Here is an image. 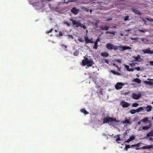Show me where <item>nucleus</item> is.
Returning <instances> with one entry per match:
<instances>
[{
	"mask_svg": "<svg viewBox=\"0 0 153 153\" xmlns=\"http://www.w3.org/2000/svg\"><path fill=\"white\" fill-rule=\"evenodd\" d=\"M150 128L149 126H143L142 127V129L143 130H147L148 128Z\"/></svg>",
	"mask_w": 153,
	"mask_h": 153,
	"instance_id": "473e14b6",
	"label": "nucleus"
},
{
	"mask_svg": "<svg viewBox=\"0 0 153 153\" xmlns=\"http://www.w3.org/2000/svg\"><path fill=\"white\" fill-rule=\"evenodd\" d=\"M61 46L64 47L65 48V50H66V51L67 50L66 49L67 48V47L65 45H64L63 44H62V45H61Z\"/></svg>",
	"mask_w": 153,
	"mask_h": 153,
	"instance_id": "de8ad7c7",
	"label": "nucleus"
},
{
	"mask_svg": "<svg viewBox=\"0 0 153 153\" xmlns=\"http://www.w3.org/2000/svg\"><path fill=\"white\" fill-rule=\"evenodd\" d=\"M92 11H93V10H92V9H90V13H91V12H92Z\"/></svg>",
	"mask_w": 153,
	"mask_h": 153,
	"instance_id": "338daca9",
	"label": "nucleus"
},
{
	"mask_svg": "<svg viewBox=\"0 0 153 153\" xmlns=\"http://www.w3.org/2000/svg\"><path fill=\"white\" fill-rule=\"evenodd\" d=\"M116 61H117V62H118L120 63L121 62L120 60L119 59H117L116 60Z\"/></svg>",
	"mask_w": 153,
	"mask_h": 153,
	"instance_id": "13d9d810",
	"label": "nucleus"
},
{
	"mask_svg": "<svg viewBox=\"0 0 153 153\" xmlns=\"http://www.w3.org/2000/svg\"><path fill=\"white\" fill-rule=\"evenodd\" d=\"M141 122H142L141 121H139L138 122V124H140L141 123Z\"/></svg>",
	"mask_w": 153,
	"mask_h": 153,
	"instance_id": "69168bd1",
	"label": "nucleus"
},
{
	"mask_svg": "<svg viewBox=\"0 0 153 153\" xmlns=\"http://www.w3.org/2000/svg\"><path fill=\"white\" fill-rule=\"evenodd\" d=\"M131 147V146L130 145H126L125 149L126 151H127L128 149Z\"/></svg>",
	"mask_w": 153,
	"mask_h": 153,
	"instance_id": "72a5a7b5",
	"label": "nucleus"
},
{
	"mask_svg": "<svg viewBox=\"0 0 153 153\" xmlns=\"http://www.w3.org/2000/svg\"><path fill=\"white\" fill-rule=\"evenodd\" d=\"M144 83L147 85H153V82L149 81H144Z\"/></svg>",
	"mask_w": 153,
	"mask_h": 153,
	"instance_id": "4be33fe9",
	"label": "nucleus"
},
{
	"mask_svg": "<svg viewBox=\"0 0 153 153\" xmlns=\"http://www.w3.org/2000/svg\"><path fill=\"white\" fill-rule=\"evenodd\" d=\"M139 130H140V131L142 130V128H141V127H140V128H139Z\"/></svg>",
	"mask_w": 153,
	"mask_h": 153,
	"instance_id": "774afa93",
	"label": "nucleus"
},
{
	"mask_svg": "<svg viewBox=\"0 0 153 153\" xmlns=\"http://www.w3.org/2000/svg\"><path fill=\"white\" fill-rule=\"evenodd\" d=\"M148 121V118L147 117L145 118L143 120H141V122H146Z\"/></svg>",
	"mask_w": 153,
	"mask_h": 153,
	"instance_id": "2f4dec72",
	"label": "nucleus"
},
{
	"mask_svg": "<svg viewBox=\"0 0 153 153\" xmlns=\"http://www.w3.org/2000/svg\"><path fill=\"white\" fill-rule=\"evenodd\" d=\"M139 105V104L137 103H133L132 105V107H136Z\"/></svg>",
	"mask_w": 153,
	"mask_h": 153,
	"instance_id": "c756f323",
	"label": "nucleus"
},
{
	"mask_svg": "<svg viewBox=\"0 0 153 153\" xmlns=\"http://www.w3.org/2000/svg\"><path fill=\"white\" fill-rule=\"evenodd\" d=\"M138 39H139L138 38H132L131 39L133 40H137Z\"/></svg>",
	"mask_w": 153,
	"mask_h": 153,
	"instance_id": "bf43d9fd",
	"label": "nucleus"
},
{
	"mask_svg": "<svg viewBox=\"0 0 153 153\" xmlns=\"http://www.w3.org/2000/svg\"><path fill=\"white\" fill-rule=\"evenodd\" d=\"M119 135H118L117 136L118 137L116 139V141L117 142L119 141H120L121 140V139H120V138L119 137Z\"/></svg>",
	"mask_w": 153,
	"mask_h": 153,
	"instance_id": "49530a36",
	"label": "nucleus"
},
{
	"mask_svg": "<svg viewBox=\"0 0 153 153\" xmlns=\"http://www.w3.org/2000/svg\"><path fill=\"white\" fill-rule=\"evenodd\" d=\"M134 69L137 70L138 71H139L140 70V68L139 67H134Z\"/></svg>",
	"mask_w": 153,
	"mask_h": 153,
	"instance_id": "79ce46f5",
	"label": "nucleus"
},
{
	"mask_svg": "<svg viewBox=\"0 0 153 153\" xmlns=\"http://www.w3.org/2000/svg\"><path fill=\"white\" fill-rule=\"evenodd\" d=\"M152 108V107L150 105H148L146 108V111L147 112H149V111H151Z\"/></svg>",
	"mask_w": 153,
	"mask_h": 153,
	"instance_id": "a211bd4d",
	"label": "nucleus"
},
{
	"mask_svg": "<svg viewBox=\"0 0 153 153\" xmlns=\"http://www.w3.org/2000/svg\"><path fill=\"white\" fill-rule=\"evenodd\" d=\"M79 27H81L83 28L84 30L86 28V27L84 25H83L82 24H81V25L80 26H79Z\"/></svg>",
	"mask_w": 153,
	"mask_h": 153,
	"instance_id": "4c0bfd02",
	"label": "nucleus"
},
{
	"mask_svg": "<svg viewBox=\"0 0 153 153\" xmlns=\"http://www.w3.org/2000/svg\"><path fill=\"white\" fill-rule=\"evenodd\" d=\"M143 52L144 54H152L153 53V51L151 50L149 48L145 49L142 51Z\"/></svg>",
	"mask_w": 153,
	"mask_h": 153,
	"instance_id": "9d476101",
	"label": "nucleus"
},
{
	"mask_svg": "<svg viewBox=\"0 0 153 153\" xmlns=\"http://www.w3.org/2000/svg\"><path fill=\"white\" fill-rule=\"evenodd\" d=\"M53 30V29L52 28V29H51L50 30L47 31V33H51L52 32V31Z\"/></svg>",
	"mask_w": 153,
	"mask_h": 153,
	"instance_id": "a19ab883",
	"label": "nucleus"
},
{
	"mask_svg": "<svg viewBox=\"0 0 153 153\" xmlns=\"http://www.w3.org/2000/svg\"><path fill=\"white\" fill-rule=\"evenodd\" d=\"M101 55L102 56L104 57H108L109 56V54L105 52L101 53Z\"/></svg>",
	"mask_w": 153,
	"mask_h": 153,
	"instance_id": "f3484780",
	"label": "nucleus"
},
{
	"mask_svg": "<svg viewBox=\"0 0 153 153\" xmlns=\"http://www.w3.org/2000/svg\"><path fill=\"white\" fill-rule=\"evenodd\" d=\"M146 19L148 21L153 22V19H152V18H150L149 19V18H146Z\"/></svg>",
	"mask_w": 153,
	"mask_h": 153,
	"instance_id": "c9c22d12",
	"label": "nucleus"
},
{
	"mask_svg": "<svg viewBox=\"0 0 153 153\" xmlns=\"http://www.w3.org/2000/svg\"><path fill=\"white\" fill-rule=\"evenodd\" d=\"M85 41L86 43H93L94 42L92 41V39H89L88 38H86V36H85Z\"/></svg>",
	"mask_w": 153,
	"mask_h": 153,
	"instance_id": "4468645a",
	"label": "nucleus"
},
{
	"mask_svg": "<svg viewBox=\"0 0 153 153\" xmlns=\"http://www.w3.org/2000/svg\"><path fill=\"white\" fill-rule=\"evenodd\" d=\"M94 46L93 47V48L94 49H97V45H98V43H97L96 42H94Z\"/></svg>",
	"mask_w": 153,
	"mask_h": 153,
	"instance_id": "7c9ffc66",
	"label": "nucleus"
},
{
	"mask_svg": "<svg viewBox=\"0 0 153 153\" xmlns=\"http://www.w3.org/2000/svg\"><path fill=\"white\" fill-rule=\"evenodd\" d=\"M141 143H137V144H135V146L136 147L135 149L136 150H139V149H142L141 148H139V147H140V144H141Z\"/></svg>",
	"mask_w": 153,
	"mask_h": 153,
	"instance_id": "5701e85b",
	"label": "nucleus"
},
{
	"mask_svg": "<svg viewBox=\"0 0 153 153\" xmlns=\"http://www.w3.org/2000/svg\"><path fill=\"white\" fill-rule=\"evenodd\" d=\"M136 112V110H135V109H132L130 111V112L132 114H134Z\"/></svg>",
	"mask_w": 153,
	"mask_h": 153,
	"instance_id": "cd10ccee",
	"label": "nucleus"
},
{
	"mask_svg": "<svg viewBox=\"0 0 153 153\" xmlns=\"http://www.w3.org/2000/svg\"><path fill=\"white\" fill-rule=\"evenodd\" d=\"M79 54V53L77 52H74V56H76L78 55Z\"/></svg>",
	"mask_w": 153,
	"mask_h": 153,
	"instance_id": "37998d69",
	"label": "nucleus"
},
{
	"mask_svg": "<svg viewBox=\"0 0 153 153\" xmlns=\"http://www.w3.org/2000/svg\"><path fill=\"white\" fill-rule=\"evenodd\" d=\"M79 10L77 9L75 7L73 8L71 10V12L75 15L77 14L79 12Z\"/></svg>",
	"mask_w": 153,
	"mask_h": 153,
	"instance_id": "9b49d317",
	"label": "nucleus"
},
{
	"mask_svg": "<svg viewBox=\"0 0 153 153\" xmlns=\"http://www.w3.org/2000/svg\"><path fill=\"white\" fill-rule=\"evenodd\" d=\"M141 96V94L140 93H139L137 94L133 93L132 94V97L134 99L138 100L140 98Z\"/></svg>",
	"mask_w": 153,
	"mask_h": 153,
	"instance_id": "6e6552de",
	"label": "nucleus"
},
{
	"mask_svg": "<svg viewBox=\"0 0 153 153\" xmlns=\"http://www.w3.org/2000/svg\"><path fill=\"white\" fill-rule=\"evenodd\" d=\"M103 124L108 123H112L113 122H117L116 118H113V117H105L103 119Z\"/></svg>",
	"mask_w": 153,
	"mask_h": 153,
	"instance_id": "f03ea898",
	"label": "nucleus"
},
{
	"mask_svg": "<svg viewBox=\"0 0 153 153\" xmlns=\"http://www.w3.org/2000/svg\"><path fill=\"white\" fill-rule=\"evenodd\" d=\"M133 57L134 59L135 60H133L132 62L136 61L138 62H140L142 61V59L140 58L139 55H138L137 56H133Z\"/></svg>",
	"mask_w": 153,
	"mask_h": 153,
	"instance_id": "1a4fd4ad",
	"label": "nucleus"
},
{
	"mask_svg": "<svg viewBox=\"0 0 153 153\" xmlns=\"http://www.w3.org/2000/svg\"><path fill=\"white\" fill-rule=\"evenodd\" d=\"M105 62L107 63H108V60L107 59H105Z\"/></svg>",
	"mask_w": 153,
	"mask_h": 153,
	"instance_id": "680f3d73",
	"label": "nucleus"
},
{
	"mask_svg": "<svg viewBox=\"0 0 153 153\" xmlns=\"http://www.w3.org/2000/svg\"><path fill=\"white\" fill-rule=\"evenodd\" d=\"M82 113H83L85 114H89L88 112L85 109L82 108L80 110Z\"/></svg>",
	"mask_w": 153,
	"mask_h": 153,
	"instance_id": "6ab92c4d",
	"label": "nucleus"
},
{
	"mask_svg": "<svg viewBox=\"0 0 153 153\" xmlns=\"http://www.w3.org/2000/svg\"><path fill=\"white\" fill-rule=\"evenodd\" d=\"M120 105L123 108H127L130 106V104L123 100L120 102Z\"/></svg>",
	"mask_w": 153,
	"mask_h": 153,
	"instance_id": "0eeeda50",
	"label": "nucleus"
},
{
	"mask_svg": "<svg viewBox=\"0 0 153 153\" xmlns=\"http://www.w3.org/2000/svg\"><path fill=\"white\" fill-rule=\"evenodd\" d=\"M109 33L111 34H113L114 35L115 34V32L114 31H107L106 32V34Z\"/></svg>",
	"mask_w": 153,
	"mask_h": 153,
	"instance_id": "bb28decb",
	"label": "nucleus"
},
{
	"mask_svg": "<svg viewBox=\"0 0 153 153\" xmlns=\"http://www.w3.org/2000/svg\"><path fill=\"white\" fill-rule=\"evenodd\" d=\"M106 47L108 50H112L113 49L115 51V45H114L113 44L110 43H107L106 45Z\"/></svg>",
	"mask_w": 153,
	"mask_h": 153,
	"instance_id": "20e7f679",
	"label": "nucleus"
},
{
	"mask_svg": "<svg viewBox=\"0 0 153 153\" xmlns=\"http://www.w3.org/2000/svg\"><path fill=\"white\" fill-rule=\"evenodd\" d=\"M148 139L149 141H151L153 140V139L152 137H149V138Z\"/></svg>",
	"mask_w": 153,
	"mask_h": 153,
	"instance_id": "052dcab7",
	"label": "nucleus"
},
{
	"mask_svg": "<svg viewBox=\"0 0 153 153\" xmlns=\"http://www.w3.org/2000/svg\"><path fill=\"white\" fill-rule=\"evenodd\" d=\"M70 20L72 22V23L75 27H79L81 25V23L80 22H78L75 20H74L72 19H70Z\"/></svg>",
	"mask_w": 153,
	"mask_h": 153,
	"instance_id": "39448f33",
	"label": "nucleus"
},
{
	"mask_svg": "<svg viewBox=\"0 0 153 153\" xmlns=\"http://www.w3.org/2000/svg\"><path fill=\"white\" fill-rule=\"evenodd\" d=\"M100 40L99 39V38H98L95 42H96L97 43H98V42L100 41Z\"/></svg>",
	"mask_w": 153,
	"mask_h": 153,
	"instance_id": "8fccbe9b",
	"label": "nucleus"
},
{
	"mask_svg": "<svg viewBox=\"0 0 153 153\" xmlns=\"http://www.w3.org/2000/svg\"><path fill=\"white\" fill-rule=\"evenodd\" d=\"M100 28L102 30H108L109 27L108 26H102L100 27Z\"/></svg>",
	"mask_w": 153,
	"mask_h": 153,
	"instance_id": "dca6fc26",
	"label": "nucleus"
},
{
	"mask_svg": "<svg viewBox=\"0 0 153 153\" xmlns=\"http://www.w3.org/2000/svg\"><path fill=\"white\" fill-rule=\"evenodd\" d=\"M59 34L60 36H63L62 33V32H59Z\"/></svg>",
	"mask_w": 153,
	"mask_h": 153,
	"instance_id": "864d4df0",
	"label": "nucleus"
},
{
	"mask_svg": "<svg viewBox=\"0 0 153 153\" xmlns=\"http://www.w3.org/2000/svg\"><path fill=\"white\" fill-rule=\"evenodd\" d=\"M136 64V63H129V65L131 67H133V66H134Z\"/></svg>",
	"mask_w": 153,
	"mask_h": 153,
	"instance_id": "ea45409f",
	"label": "nucleus"
},
{
	"mask_svg": "<svg viewBox=\"0 0 153 153\" xmlns=\"http://www.w3.org/2000/svg\"><path fill=\"white\" fill-rule=\"evenodd\" d=\"M135 146V144L132 145L131 146V147Z\"/></svg>",
	"mask_w": 153,
	"mask_h": 153,
	"instance_id": "0e129e2a",
	"label": "nucleus"
},
{
	"mask_svg": "<svg viewBox=\"0 0 153 153\" xmlns=\"http://www.w3.org/2000/svg\"><path fill=\"white\" fill-rule=\"evenodd\" d=\"M124 85V84L122 82H118L116 83L115 87L117 90H120L122 88L123 86Z\"/></svg>",
	"mask_w": 153,
	"mask_h": 153,
	"instance_id": "423d86ee",
	"label": "nucleus"
},
{
	"mask_svg": "<svg viewBox=\"0 0 153 153\" xmlns=\"http://www.w3.org/2000/svg\"><path fill=\"white\" fill-rule=\"evenodd\" d=\"M125 67L126 68L127 70L128 71H129V69H130V68H129V66L127 65H125Z\"/></svg>",
	"mask_w": 153,
	"mask_h": 153,
	"instance_id": "c03bdc74",
	"label": "nucleus"
},
{
	"mask_svg": "<svg viewBox=\"0 0 153 153\" xmlns=\"http://www.w3.org/2000/svg\"><path fill=\"white\" fill-rule=\"evenodd\" d=\"M133 81H134L139 84L141 83V80L140 79L137 78L134 79L133 80Z\"/></svg>",
	"mask_w": 153,
	"mask_h": 153,
	"instance_id": "412c9836",
	"label": "nucleus"
},
{
	"mask_svg": "<svg viewBox=\"0 0 153 153\" xmlns=\"http://www.w3.org/2000/svg\"><path fill=\"white\" fill-rule=\"evenodd\" d=\"M141 149H153V145H148L147 146H143L142 148H141Z\"/></svg>",
	"mask_w": 153,
	"mask_h": 153,
	"instance_id": "2eb2a0df",
	"label": "nucleus"
},
{
	"mask_svg": "<svg viewBox=\"0 0 153 153\" xmlns=\"http://www.w3.org/2000/svg\"><path fill=\"white\" fill-rule=\"evenodd\" d=\"M85 59H83L82 61V64L84 66L86 65L88 67H91L94 63L93 59L91 58L88 59L87 57H84Z\"/></svg>",
	"mask_w": 153,
	"mask_h": 153,
	"instance_id": "f257e3e1",
	"label": "nucleus"
},
{
	"mask_svg": "<svg viewBox=\"0 0 153 153\" xmlns=\"http://www.w3.org/2000/svg\"><path fill=\"white\" fill-rule=\"evenodd\" d=\"M111 72L112 74H115V75L117 74V75H119L120 74L119 73H118L117 72H116L115 71H113V70H111Z\"/></svg>",
	"mask_w": 153,
	"mask_h": 153,
	"instance_id": "c85d7f7f",
	"label": "nucleus"
},
{
	"mask_svg": "<svg viewBox=\"0 0 153 153\" xmlns=\"http://www.w3.org/2000/svg\"><path fill=\"white\" fill-rule=\"evenodd\" d=\"M69 38H71L72 39H73V37L72 35H68Z\"/></svg>",
	"mask_w": 153,
	"mask_h": 153,
	"instance_id": "09e8293b",
	"label": "nucleus"
},
{
	"mask_svg": "<svg viewBox=\"0 0 153 153\" xmlns=\"http://www.w3.org/2000/svg\"><path fill=\"white\" fill-rule=\"evenodd\" d=\"M138 30L140 32H143V33H144V32L147 31V30L146 29L140 30V29H138Z\"/></svg>",
	"mask_w": 153,
	"mask_h": 153,
	"instance_id": "f704fd0d",
	"label": "nucleus"
},
{
	"mask_svg": "<svg viewBox=\"0 0 153 153\" xmlns=\"http://www.w3.org/2000/svg\"><path fill=\"white\" fill-rule=\"evenodd\" d=\"M147 79L149 80L152 81V82H153V79Z\"/></svg>",
	"mask_w": 153,
	"mask_h": 153,
	"instance_id": "e2e57ef3",
	"label": "nucleus"
},
{
	"mask_svg": "<svg viewBox=\"0 0 153 153\" xmlns=\"http://www.w3.org/2000/svg\"><path fill=\"white\" fill-rule=\"evenodd\" d=\"M134 139L135 137L134 135H132L127 140L125 141V142L128 143L132 140H134Z\"/></svg>",
	"mask_w": 153,
	"mask_h": 153,
	"instance_id": "ddd939ff",
	"label": "nucleus"
},
{
	"mask_svg": "<svg viewBox=\"0 0 153 153\" xmlns=\"http://www.w3.org/2000/svg\"><path fill=\"white\" fill-rule=\"evenodd\" d=\"M134 68H131V69H129V71H133L134 70Z\"/></svg>",
	"mask_w": 153,
	"mask_h": 153,
	"instance_id": "5fc2aeb1",
	"label": "nucleus"
},
{
	"mask_svg": "<svg viewBox=\"0 0 153 153\" xmlns=\"http://www.w3.org/2000/svg\"><path fill=\"white\" fill-rule=\"evenodd\" d=\"M144 110L143 108L142 107H139L136 109V111L137 112H139L141 111H143Z\"/></svg>",
	"mask_w": 153,
	"mask_h": 153,
	"instance_id": "393cba45",
	"label": "nucleus"
},
{
	"mask_svg": "<svg viewBox=\"0 0 153 153\" xmlns=\"http://www.w3.org/2000/svg\"><path fill=\"white\" fill-rule=\"evenodd\" d=\"M131 10L133 12L135 13L136 14H138L139 15L141 14V13L136 8H132L131 9Z\"/></svg>",
	"mask_w": 153,
	"mask_h": 153,
	"instance_id": "f8f14e48",
	"label": "nucleus"
},
{
	"mask_svg": "<svg viewBox=\"0 0 153 153\" xmlns=\"http://www.w3.org/2000/svg\"><path fill=\"white\" fill-rule=\"evenodd\" d=\"M149 63L151 65L153 66V61H150Z\"/></svg>",
	"mask_w": 153,
	"mask_h": 153,
	"instance_id": "4d7b16f0",
	"label": "nucleus"
},
{
	"mask_svg": "<svg viewBox=\"0 0 153 153\" xmlns=\"http://www.w3.org/2000/svg\"><path fill=\"white\" fill-rule=\"evenodd\" d=\"M141 40L145 44H147L149 42L148 40L145 38H141Z\"/></svg>",
	"mask_w": 153,
	"mask_h": 153,
	"instance_id": "aec40b11",
	"label": "nucleus"
},
{
	"mask_svg": "<svg viewBox=\"0 0 153 153\" xmlns=\"http://www.w3.org/2000/svg\"><path fill=\"white\" fill-rule=\"evenodd\" d=\"M94 25L96 27H97L98 25V23L97 22H95L94 23Z\"/></svg>",
	"mask_w": 153,
	"mask_h": 153,
	"instance_id": "3c124183",
	"label": "nucleus"
},
{
	"mask_svg": "<svg viewBox=\"0 0 153 153\" xmlns=\"http://www.w3.org/2000/svg\"><path fill=\"white\" fill-rule=\"evenodd\" d=\"M131 48L127 46H123L122 45H120L119 46L115 45V51L118 50H119L121 51H123L126 50L130 49Z\"/></svg>",
	"mask_w": 153,
	"mask_h": 153,
	"instance_id": "7ed1b4c3",
	"label": "nucleus"
},
{
	"mask_svg": "<svg viewBox=\"0 0 153 153\" xmlns=\"http://www.w3.org/2000/svg\"><path fill=\"white\" fill-rule=\"evenodd\" d=\"M82 9L88 12L89 11V10L87 8L84 7H82Z\"/></svg>",
	"mask_w": 153,
	"mask_h": 153,
	"instance_id": "e433bc0d",
	"label": "nucleus"
},
{
	"mask_svg": "<svg viewBox=\"0 0 153 153\" xmlns=\"http://www.w3.org/2000/svg\"><path fill=\"white\" fill-rule=\"evenodd\" d=\"M113 65H114V66H115V67L117 68H118V66L117 65H116V64H115L114 63H113Z\"/></svg>",
	"mask_w": 153,
	"mask_h": 153,
	"instance_id": "603ef678",
	"label": "nucleus"
},
{
	"mask_svg": "<svg viewBox=\"0 0 153 153\" xmlns=\"http://www.w3.org/2000/svg\"><path fill=\"white\" fill-rule=\"evenodd\" d=\"M129 16H126L124 18V20L125 21H126L128 20L129 19Z\"/></svg>",
	"mask_w": 153,
	"mask_h": 153,
	"instance_id": "58836bf2",
	"label": "nucleus"
},
{
	"mask_svg": "<svg viewBox=\"0 0 153 153\" xmlns=\"http://www.w3.org/2000/svg\"><path fill=\"white\" fill-rule=\"evenodd\" d=\"M79 41L80 42H83V41L82 40V38H80L79 39Z\"/></svg>",
	"mask_w": 153,
	"mask_h": 153,
	"instance_id": "6e6d98bb",
	"label": "nucleus"
},
{
	"mask_svg": "<svg viewBox=\"0 0 153 153\" xmlns=\"http://www.w3.org/2000/svg\"><path fill=\"white\" fill-rule=\"evenodd\" d=\"M147 137H149L150 136H153V131H151L146 135Z\"/></svg>",
	"mask_w": 153,
	"mask_h": 153,
	"instance_id": "b1692460",
	"label": "nucleus"
},
{
	"mask_svg": "<svg viewBox=\"0 0 153 153\" xmlns=\"http://www.w3.org/2000/svg\"><path fill=\"white\" fill-rule=\"evenodd\" d=\"M64 24H65V25H67L69 27L70 26V24L67 22H64Z\"/></svg>",
	"mask_w": 153,
	"mask_h": 153,
	"instance_id": "a18cd8bd",
	"label": "nucleus"
},
{
	"mask_svg": "<svg viewBox=\"0 0 153 153\" xmlns=\"http://www.w3.org/2000/svg\"><path fill=\"white\" fill-rule=\"evenodd\" d=\"M123 123L124 124L127 123L129 124H131V123L130 122V121L128 120H126L125 121H123Z\"/></svg>",
	"mask_w": 153,
	"mask_h": 153,
	"instance_id": "a878e982",
	"label": "nucleus"
}]
</instances>
